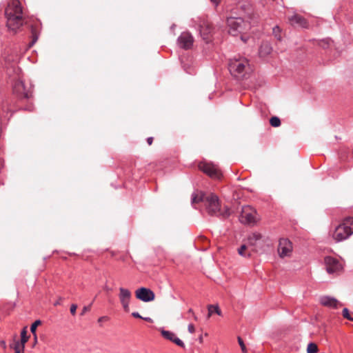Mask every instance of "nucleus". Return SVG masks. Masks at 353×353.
<instances>
[{
    "instance_id": "nucleus-1",
    "label": "nucleus",
    "mask_w": 353,
    "mask_h": 353,
    "mask_svg": "<svg viewBox=\"0 0 353 353\" xmlns=\"http://www.w3.org/2000/svg\"><path fill=\"white\" fill-rule=\"evenodd\" d=\"M203 202L208 214L210 216H217L223 219H226L230 215V209L225 207L223 211H221L219 200L214 194L205 195L203 192L196 191L192 194L191 203L192 205Z\"/></svg>"
},
{
    "instance_id": "nucleus-2",
    "label": "nucleus",
    "mask_w": 353,
    "mask_h": 353,
    "mask_svg": "<svg viewBox=\"0 0 353 353\" xmlns=\"http://www.w3.org/2000/svg\"><path fill=\"white\" fill-rule=\"evenodd\" d=\"M8 31L15 34L25 23L23 8L19 0H10L5 9Z\"/></svg>"
},
{
    "instance_id": "nucleus-3",
    "label": "nucleus",
    "mask_w": 353,
    "mask_h": 353,
    "mask_svg": "<svg viewBox=\"0 0 353 353\" xmlns=\"http://www.w3.org/2000/svg\"><path fill=\"white\" fill-rule=\"evenodd\" d=\"M353 234V217H346L332 233V237L336 242L344 241Z\"/></svg>"
},
{
    "instance_id": "nucleus-4",
    "label": "nucleus",
    "mask_w": 353,
    "mask_h": 353,
    "mask_svg": "<svg viewBox=\"0 0 353 353\" xmlns=\"http://www.w3.org/2000/svg\"><path fill=\"white\" fill-rule=\"evenodd\" d=\"M228 33L234 37L245 33L250 30V23L242 17H230L227 19Z\"/></svg>"
},
{
    "instance_id": "nucleus-5",
    "label": "nucleus",
    "mask_w": 353,
    "mask_h": 353,
    "mask_svg": "<svg viewBox=\"0 0 353 353\" xmlns=\"http://www.w3.org/2000/svg\"><path fill=\"white\" fill-rule=\"evenodd\" d=\"M248 68V61L243 57L231 59L228 63L230 74L236 79L243 78Z\"/></svg>"
},
{
    "instance_id": "nucleus-6",
    "label": "nucleus",
    "mask_w": 353,
    "mask_h": 353,
    "mask_svg": "<svg viewBox=\"0 0 353 353\" xmlns=\"http://www.w3.org/2000/svg\"><path fill=\"white\" fill-rule=\"evenodd\" d=\"M200 170L214 179H219L222 173L217 165L210 162H200L198 165Z\"/></svg>"
},
{
    "instance_id": "nucleus-7",
    "label": "nucleus",
    "mask_w": 353,
    "mask_h": 353,
    "mask_svg": "<svg viewBox=\"0 0 353 353\" xmlns=\"http://www.w3.org/2000/svg\"><path fill=\"white\" fill-rule=\"evenodd\" d=\"M13 92L19 99H28L32 97V90L31 88H27L21 79H17L12 86Z\"/></svg>"
},
{
    "instance_id": "nucleus-8",
    "label": "nucleus",
    "mask_w": 353,
    "mask_h": 353,
    "mask_svg": "<svg viewBox=\"0 0 353 353\" xmlns=\"http://www.w3.org/2000/svg\"><path fill=\"white\" fill-rule=\"evenodd\" d=\"M256 212L249 205L243 206L239 217L240 221L243 224H254L256 222Z\"/></svg>"
},
{
    "instance_id": "nucleus-9",
    "label": "nucleus",
    "mask_w": 353,
    "mask_h": 353,
    "mask_svg": "<svg viewBox=\"0 0 353 353\" xmlns=\"http://www.w3.org/2000/svg\"><path fill=\"white\" fill-rule=\"evenodd\" d=\"M199 32L203 40L208 43L212 41L213 28L211 24L205 20L200 21L199 25Z\"/></svg>"
},
{
    "instance_id": "nucleus-10",
    "label": "nucleus",
    "mask_w": 353,
    "mask_h": 353,
    "mask_svg": "<svg viewBox=\"0 0 353 353\" xmlns=\"http://www.w3.org/2000/svg\"><path fill=\"white\" fill-rule=\"evenodd\" d=\"M194 43V37L189 32H183L177 39L178 46L184 50H189Z\"/></svg>"
},
{
    "instance_id": "nucleus-11",
    "label": "nucleus",
    "mask_w": 353,
    "mask_h": 353,
    "mask_svg": "<svg viewBox=\"0 0 353 353\" xmlns=\"http://www.w3.org/2000/svg\"><path fill=\"white\" fill-rule=\"evenodd\" d=\"M325 268L329 274L338 273L342 270V265L339 261L332 256H326L324 259Z\"/></svg>"
},
{
    "instance_id": "nucleus-12",
    "label": "nucleus",
    "mask_w": 353,
    "mask_h": 353,
    "mask_svg": "<svg viewBox=\"0 0 353 353\" xmlns=\"http://www.w3.org/2000/svg\"><path fill=\"white\" fill-rule=\"evenodd\" d=\"M137 299L143 301L150 302L155 299V294L150 289L147 288H140L135 292Z\"/></svg>"
},
{
    "instance_id": "nucleus-13",
    "label": "nucleus",
    "mask_w": 353,
    "mask_h": 353,
    "mask_svg": "<svg viewBox=\"0 0 353 353\" xmlns=\"http://www.w3.org/2000/svg\"><path fill=\"white\" fill-rule=\"evenodd\" d=\"M292 251V243L287 239H281L279 243L278 252L281 257L289 256Z\"/></svg>"
},
{
    "instance_id": "nucleus-14",
    "label": "nucleus",
    "mask_w": 353,
    "mask_h": 353,
    "mask_svg": "<svg viewBox=\"0 0 353 353\" xmlns=\"http://www.w3.org/2000/svg\"><path fill=\"white\" fill-rule=\"evenodd\" d=\"M131 296H132V294L129 290L124 288H119V300H120V302L122 305L123 310L125 312H128L130 310L129 303H130Z\"/></svg>"
},
{
    "instance_id": "nucleus-15",
    "label": "nucleus",
    "mask_w": 353,
    "mask_h": 353,
    "mask_svg": "<svg viewBox=\"0 0 353 353\" xmlns=\"http://www.w3.org/2000/svg\"><path fill=\"white\" fill-rule=\"evenodd\" d=\"M161 334L165 339L174 343L178 346L181 347H185L184 343L179 338H178L174 333L170 331L163 330L161 331Z\"/></svg>"
},
{
    "instance_id": "nucleus-16",
    "label": "nucleus",
    "mask_w": 353,
    "mask_h": 353,
    "mask_svg": "<svg viewBox=\"0 0 353 353\" xmlns=\"http://www.w3.org/2000/svg\"><path fill=\"white\" fill-rule=\"evenodd\" d=\"M319 301L322 305L332 308H337L339 305V301L336 299L329 296H321Z\"/></svg>"
},
{
    "instance_id": "nucleus-17",
    "label": "nucleus",
    "mask_w": 353,
    "mask_h": 353,
    "mask_svg": "<svg viewBox=\"0 0 353 353\" xmlns=\"http://www.w3.org/2000/svg\"><path fill=\"white\" fill-rule=\"evenodd\" d=\"M290 21L292 24H299L303 27H305L307 24L305 19L299 14L292 16Z\"/></svg>"
},
{
    "instance_id": "nucleus-18",
    "label": "nucleus",
    "mask_w": 353,
    "mask_h": 353,
    "mask_svg": "<svg viewBox=\"0 0 353 353\" xmlns=\"http://www.w3.org/2000/svg\"><path fill=\"white\" fill-rule=\"evenodd\" d=\"M29 336L27 335V327H24L21 332V341H19V346L22 348V352H24L25 345L28 342Z\"/></svg>"
},
{
    "instance_id": "nucleus-19",
    "label": "nucleus",
    "mask_w": 353,
    "mask_h": 353,
    "mask_svg": "<svg viewBox=\"0 0 353 353\" xmlns=\"http://www.w3.org/2000/svg\"><path fill=\"white\" fill-rule=\"evenodd\" d=\"M262 238L261 234L255 232L250 234L248 238V243L249 245H255L257 241Z\"/></svg>"
},
{
    "instance_id": "nucleus-20",
    "label": "nucleus",
    "mask_w": 353,
    "mask_h": 353,
    "mask_svg": "<svg viewBox=\"0 0 353 353\" xmlns=\"http://www.w3.org/2000/svg\"><path fill=\"white\" fill-rule=\"evenodd\" d=\"M208 317H210L213 313H216L219 316L222 315L221 310H220L218 305H209L208 306Z\"/></svg>"
},
{
    "instance_id": "nucleus-21",
    "label": "nucleus",
    "mask_w": 353,
    "mask_h": 353,
    "mask_svg": "<svg viewBox=\"0 0 353 353\" xmlns=\"http://www.w3.org/2000/svg\"><path fill=\"white\" fill-rule=\"evenodd\" d=\"M272 51V48L268 43H264L261 46L259 53L261 55L269 54Z\"/></svg>"
},
{
    "instance_id": "nucleus-22",
    "label": "nucleus",
    "mask_w": 353,
    "mask_h": 353,
    "mask_svg": "<svg viewBox=\"0 0 353 353\" xmlns=\"http://www.w3.org/2000/svg\"><path fill=\"white\" fill-rule=\"evenodd\" d=\"M30 30H31V34H32V37L31 45H33L37 42V41L39 38V32H38V30H37L34 25L31 26Z\"/></svg>"
},
{
    "instance_id": "nucleus-23",
    "label": "nucleus",
    "mask_w": 353,
    "mask_h": 353,
    "mask_svg": "<svg viewBox=\"0 0 353 353\" xmlns=\"http://www.w3.org/2000/svg\"><path fill=\"white\" fill-rule=\"evenodd\" d=\"M332 43V41L328 38L327 39H323V40H321V41H318V45L324 48V49H326V48H328L331 43Z\"/></svg>"
},
{
    "instance_id": "nucleus-24",
    "label": "nucleus",
    "mask_w": 353,
    "mask_h": 353,
    "mask_svg": "<svg viewBox=\"0 0 353 353\" xmlns=\"http://www.w3.org/2000/svg\"><path fill=\"white\" fill-rule=\"evenodd\" d=\"M248 245H242L239 249H238V253L239 255L243 256V257H249L250 256V254L249 252H245V251L247 250Z\"/></svg>"
},
{
    "instance_id": "nucleus-25",
    "label": "nucleus",
    "mask_w": 353,
    "mask_h": 353,
    "mask_svg": "<svg viewBox=\"0 0 353 353\" xmlns=\"http://www.w3.org/2000/svg\"><path fill=\"white\" fill-rule=\"evenodd\" d=\"M272 33H273V35L274 36V37L278 40V41H281V28H279V26H276L273 28V30H272Z\"/></svg>"
},
{
    "instance_id": "nucleus-26",
    "label": "nucleus",
    "mask_w": 353,
    "mask_h": 353,
    "mask_svg": "<svg viewBox=\"0 0 353 353\" xmlns=\"http://www.w3.org/2000/svg\"><path fill=\"white\" fill-rule=\"evenodd\" d=\"M318 347L314 343H310L307 347V353H316L318 352Z\"/></svg>"
},
{
    "instance_id": "nucleus-27",
    "label": "nucleus",
    "mask_w": 353,
    "mask_h": 353,
    "mask_svg": "<svg viewBox=\"0 0 353 353\" xmlns=\"http://www.w3.org/2000/svg\"><path fill=\"white\" fill-rule=\"evenodd\" d=\"M270 123L273 127H279L281 125V120L277 117H272L270 120Z\"/></svg>"
},
{
    "instance_id": "nucleus-28",
    "label": "nucleus",
    "mask_w": 353,
    "mask_h": 353,
    "mask_svg": "<svg viewBox=\"0 0 353 353\" xmlns=\"http://www.w3.org/2000/svg\"><path fill=\"white\" fill-rule=\"evenodd\" d=\"M41 324V320H36L30 326V332L33 335H35L36 334V330L37 326L40 325Z\"/></svg>"
},
{
    "instance_id": "nucleus-29",
    "label": "nucleus",
    "mask_w": 353,
    "mask_h": 353,
    "mask_svg": "<svg viewBox=\"0 0 353 353\" xmlns=\"http://www.w3.org/2000/svg\"><path fill=\"white\" fill-rule=\"evenodd\" d=\"M10 347L14 349V353H21V352H23L21 347L19 346V341H16L14 343L13 347L10 346Z\"/></svg>"
},
{
    "instance_id": "nucleus-30",
    "label": "nucleus",
    "mask_w": 353,
    "mask_h": 353,
    "mask_svg": "<svg viewBox=\"0 0 353 353\" xmlns=\"http://www.w3.org/2000/svg\"><path fill=\"white\" fill-rule=\"evenodd\" d=\"M343 316L347 319H348L349 321H353V318L350 316V312H349V310L347 308L345 307L343 310Z\"/></svg>"
},
{
    "instance_id": "nucleus-31",
    "label": "nucleus",
    "mask_w": 353,
    "mask_h": 353,
    "mask_svg": "<svg viewBox=\"0 0 353 353\" xmlns=\"http://www.w3.org/2000/svg\"><path fill=\"white\" fill-rule=\"evenodd\" d=\"M238 343L241 347V351L243 352V353H247V348L244 344V342L243 341V339L241 338V337H238Z\"/></svg>"
},
{
    "instance_id": "nucleus-32",
    "label": "nucleus",
    "mask_w": 353,
    "mask_h": 353,
    "mask_svg": "<svg viewBox=\"0 0 353 353\" xmlns=\"http://www.w3.org/2000/svg\"><path fill=\"white\" fill-rule=\"evenodd\" d=\"M77 308V305H75V304L71 305V306H70V313L72 315H74L76 314Z\"/></svg>"
},
{
    "instance_id": "nucleus-33",
    "label": "nucleus",
    "mask_w": 353,
    "mask_h": 353,
    "mask_svg": "<svg viewBox=\"0 0 353 353\" xmlns=\"http://www.w3.org/2000/svg\"><path fill=\"white\" fill-rule=\"evenodd\" d=\"M188 331L190 333H194V326L193 324L190 323L188 325Z\"/></svg>"
},
{
    "instance_id": "nucleus-34",
    "label": "nucleus",
    "mask_w": 353,
    "mask_h": 353,
    "mask_svg": "<svg viewBox=\"0 0 353 353\" xmlns=\"http://www.w3.org/2000/svg\"><path fill=\"white\" fill-rule=\"evenodd\" d=\"M90 307H91V305H90L88 306H84L81 314L83 315L86 312L89 311L90 310Z\"/></svg>"
},
{
    "instance_id": "nucleus-35",
    "label": "nucleus",
    "mask_w": 353,
    "mask_h": 353,
    "mask_svg": "<svg viewBox=\"0 0 353 353\" xmlns=\"http://www.w3.org/2000/svg\"><path fill=\"white\" fill-rule=\"evenodd\" d=\"M108 319H109V318L107 316H101L100 318H99L98 322L101 323V322H103L104 321H108Z\"/></svg>"
},
{
    "instance_id": "nucleus-36",
    "label": "nucleus",
    "mask_w": 353,
    "mask_h": 353,
    "mask_svg": "<svg viewBox=\"0 0 353 353\" xmlns=\"http://www.w3.org/2000/svg\"><path fill=\"white\" fill-rule=\"evenodd\" d=\"M132 316L134 318L142 319V316L139 314L138 312H134L132 313Z\"/></svg>"
},
{
    "instance_id": "nucleus-37",
    "label": "nucleus",
    "mask_w": 353,
    "mask_h": 353,
    "mask_svg": "<svg viewBox=\"0 0 353 353\" xmlns=\"http://www.w3.org/2000/svg\"><path fill=\"white\" fill-rule=\"evenodd\" d=\"M147 143L149 145H152V142H153V137H148L147 138Z\"/></svg>"
},
{
    "instance_id": "nucleus-38",
    "label": "nucleus",
    "mask_w": 353,
    "mask_h": 353,
    "mask_svg": "<svg viewBox=\"0 0 353 353\" xmlns=\"http://www.w3.org/2000/svg\"><path fill=\"white\" fill-rule=\"evenodd\" d=\"M142 319L150 323L153 321L150 317H142Z\"/></svg>"
},
{
    "instance_id": "nucleus-39",
    "label": "nucleus",
    "mask_w": 353,
    "mask_h": 353,
    "mask_svg": "<svg viewBox=\"0 0 353 353\" xmlns=\"http://www.w3.org/2000/svg\"><path fill=\"white\" fill-rule=\"evenodd\" d=\"M188 313L192 314V315H193V316H194V319L195 320H196V319H197V318H196V316L194 315V312H193L192 309H189V310H188Z\"/></svg>"
},
{
    "instance_id": "nucleus-40",
    "label": "nucleus",
    "mask_w": 353,
    "mask_h": 353,
    "mask_svg": "<svg viewBox=\"0 0 353 353\" xmlns=\"http://www.w3.org/2000/svg\"><path fill=\"white\" fill-rule=\"evenodd\" d=\"M1 345L3 347V348H6V342L4 341H1Z\"/></svg>"
},
{
    "instance_id": "nucleus-41",
    "label": "nucleus",
    "mask_w": 353,
    "mask_h": 353,
    "mask_svg": "<svg viewBox=\"0 0 353 353\" xmlns=\"http://www.w3.org/2000/svg\"><path fill=\"white\" fill-rule=\"evenodd\" d=\"M215 5H218L220 2V0H210Z\"/></svg>"
},
{
    "instance_id": "nucleus-42",
    "label": "nucleus",
    "mask_w": 353,
    "mask_h": 353,
    "mask_svg": "<svg viewBox=\"0 0 353 353\" xmlns=\"http://www.w3.org/2000/svg\"><path fill=\"white\" fill-rule=\"evenodd\" d=\"M33 336H34V341L35 343H37V334H35V335H33Z\"/></svg>"
},
{
    "instance_id": "nucleus-43",
    "label": "nucleus",
    "mask_w": 353,
    "mask_h": 353,
    "mask_svg": "<svg viewBox=\"0 0 353 353\" xmlns=\"http://www.w3.org/2000/svg\"><path fill=\"white\" fill-rule=\"evenodd\" d=\"M241 39L243 40L244 37L243 36L241 37Z\"/></svg>"
},
{
    "instance_id": "nucleus-44",
    "label": "nucleus",
    "mask_w": 353,
    "mask_h": 353,
    "mask_svg": "<svg viewBox=\"0 0 353 353\" xmlns=\"http://www.w3.org/2000/svg\"><path fill=\"white\" fill-rule=\"evenodd\" d=\"M174 26H175L174 25H172L171 28H174Z\"/></svg>"
}]
</instances>
